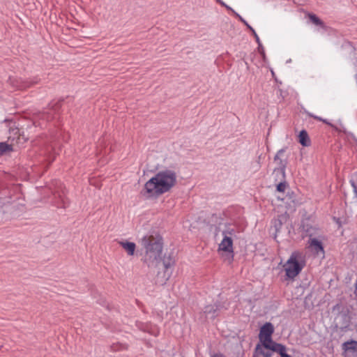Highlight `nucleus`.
Wrapping results in <instances>:
<instances>
[{"mask_svg":"<svg viewBox=\"0 0 357 357\" xmlns=\"http://www.w3.org/2000/svg\"><path fill=\"white\" fill-rule=\"evenodd\" d=\"M176 183V174L172 170L158 172L144 185V190L149 197H158L169 191Z\"/></svg>","mask_w":357,"mask_h":357,"instance_id":"f257e3e1","label":"nucleus"},{"mask_svg":"<svg viewBox=\"0 0 357 357\" xmlns=\"http://www.w3.org/2000/svg\"><path fill=\"white\" fill-rule=\"evenodd\" d=\"M142 261L149 267H156L162 252V236L158 233L146 235L142 238Z\"/></svg>","mask_w":357,"mask_h":357,"instance_id":"f03ea898","label":"nucleus"},{"mask_svg":"<svg viewBox=\"0 0 357 357\" xmlns=\"http://www.w3.org/2000/svg\"><path fill=\"white\" fill-rule=\"evenodd\" d=\"M284 150L280 149L276 153L274 160L279 165V167L275 168L273 174H279L280 176L281 181L277 185V190L280 192H284L287 188V183L284 181L285 178V168L287 164L286 159H282L280 156L284 153Z\"/></svg>","mask_w":357,"mask_h":357,"instance_id":"7ed1b4c3","label":"nucleus"},{"mask_svg":"<svg viewBox=\"0 0 357 357\" xmlns=\"http://www.w3.org/2000/svg\"><path fill=\"white\" fill-rule=\"evenodd\" d=\"M300 253L298 252H294L284 265L286 276L288 278L294 279L302 271L304 264L298 261Z\"/></svg>","mask_w":357,"mask_h":357,"instance_id":"20e7f679","label":"nucleus"},{"mask_svg":"<svg viewBox=\"0 0 357 357\" xmlns=\"http://www.w3.org/2000/svg\"><path fill=\"white\" fill-rule=\"evenodd\" d=\"M219 250L228 252L231 254L229 263L234 259L233 241L231 237L225 236L221 243L219 244Z\"/></svg>","mask_w":357,"mask_h":357,"instance_id":"39448f33","label":"nucleus"},{"mask_svg":"<svg viewBox=\"0 0 357 357\" xmlns=\"http://www.w3.org/2000/svg\"><path fill=\"white\" fill-rule=\"evenodd\" d=\"M274 332V327L273 324L270 322L266 323L260 330V333L259 335V339L262 341L264 337H270L272 336V334Z\"/></svg>","mask_w":357,"mask_h":357,"instance_id":"423d86ee","label":"nucleus"},{"mask_svg":"<svg viewBox=\"0 0 357 357\" xmlns=\"http://www.w3.org/2000/svg\"><path fill=\"white\" fill-rule=\"evenodd\" d=\"M298 142L303 146H310L311 141L305 130H302L298 135Z\"/></svg>","mask_w":357,"mask_h":357,"instance_id":"0eeeda50","label":"nucleus"},{"mask_svg":"<svg viewBox=\"0 0 357 357\" xmlns=\"http://www.w3.org/2000/svg\"><path fill=\"white\" fill-rule=\"evenodd\" d=\"M306 17H308L311 23L316 26H320L322 29H326L324 22L315 14L312 13H306Z\"/></svg>","mask_w":357,"mask_h":357,"instance_id":"6e6552de","label":"nucleus"},{"mask_svg":"<svg viewBox=\"0 0 357 357\" xmlns=\"http://www.w3.org/2000/svg\"><path fill=\"white\" fill-rule=\"evenodd\" d=\"M287 217L285 215H279L273 220V224L275 227V231L278 232L280 230L284 222H286Z\"/></svg>","mask_w":357,"mask_h":357,"instance_id":"1a4fd4ad","label":"nucleus"},{"mask_svg":"<svg viewBox=\"0 0 357 357\" xmlns=\"http://www.w3.org/2000/svg\"><path fill=\"white\" fill-rule=\"evenodd\" d=\"M272 351L280 354V357H291L287 354V348L284 345L278 343L273 346Z\"/></svg>","mask_w":357,"mask_h":357,"instance_id":"9d476101","label":"nucleus"},{"mask_svg":"<svg viewBox=\"0 0 357 357\" xmlns=\"http://www.w3.org/2000/svg\"><path fill=\"white\" fill-rule=\"evenodd\" d=\"M121 247L127 252L128 255H133L136 249V245L132 242H120Z\"/></svg>","mask_w":357,"mask_h":357,"instance_id":"9b49d317","label":"nucleus"},{"mask_svg":"<svg viewBox=\"0 0 357 357\" xmlns=\"http://www.w3.org/2000/svg\"><path fill=\"white\" fill-rule=\"evenodd\" d=\"M310 246L312 247L313 250L319 253V252H324V246L322 245V243L317 240V238H312L310 241Z\"/></svg>","mask_w":357,"mask_h":357,"instance_id":"f8f14e48","label":"nucleus"},{"mask_svg":"<svg viewBox=\"0 0 357 357\" xmlns=\"http://www.w3.org/2000/svg\"><path fill=\"white\" fill-rule=\"evenodd\" d=\"M271 353L266 352L259 344H258L255 349L253 354V357H270Z\"/></svg>","mask_w":357,"mask_h":357,"instance_id":"ddd939ff","label":"nucleus"},{"mask_svg":"<svg viewBox=\"0 0 357 357\" xmlns=\"http://www.w3.org/2000/svg\"><path fill=\"white\" fill-rule=\"evenodd\" d=\"M13 151L12 145L8 144L6 142H0V156Z\"/></svg>","mask_w":357,"mask_h":357,"instance_id":"4468645a","label":"nucleus"},{"mask_svg":"<svg viewBox=\"0 0 357 357\" xmlns=\"http://www.w3.org/2000/svg\"><path fill=\"white\" fill-rule=\"evenodd\" d=\"M262 342H263V346L264 347V348L268 349L271 351H272L273 346H275V344H278L272 340L271 336L269 338L267 337H264L262 340Z\"/></svg>","mask_w":357,"mask_h":357,"instance_id":"2eb2a0df","label":"nucleus"},{"mask_svg":"<svg viewBox=\"0 0 357 357\" xmlns=\"http://www.w3.org/2000/svg\"><path fill=\"white\" fill-rule=\"evenodd\" d=\"M343 346L345 350H351L354 351L357 350V342L355 340L347 342L343 344Z\"/></svg>","mask_w":357,"mask_h":357,"instance_id":"dca6fc26","label":"nucleus"},{"mask_svg":"<svg viewBox=\"0 0 357 357\" xmlns=\"http://www.w3.org/2000/svg\"><path fill=\"white\" fill-rule=\"evenodd\" d=\"M162 264L165 268V270L167 271L168 268H171L174 264V261L169 257L168 259L164 258L162 260Z\"/></svg>","mask_w":357,"mask_h":357,"instance_id":"f3484780","label":"nucleus"},{"mask_svg":"<svg viewBox=\"0 0 357 357\" xmlns=\"http://www.w3.org/2000/svg\"><path fill=\"white\" fill-rule=\"evenodd\" d=\"M219 310V306L217 305H207L205 307V313L206 314H215L216 312Z\"/></svg>","mask_w":357,"mask_h":357,"instance_id":"a211bd4d","label":"nucleus"},{"mask_svg":"<svg viewBox=\"0 0 357 357\" xmlns=\"http://www.w3.org/2000/svg\"><path fill=\"white\" fill-rule=\"evenodd\" d=\"M351 186L354 188V191L357 197V172L354 174V178L351 181Z\"/></svg>","mask_w":357,"mask_h":357,"instance_id":"6ab92c4d","label":"nucleus"},{"mask_svg":"<svg viewBox=\"0 0 357 357\" xmlns=\"http://www.w3.org/2000/svg\"><path fill=\"white\" fill-rule=\"evenodd\" d=\"M245 25H246V26L248 27V30H250L254 36V37L256 39V41L257 43H259V38L257 36V34L256 33L255 31L253 29V28L252 26H250L248 22L244 20V22H242Z\"/></svg>","mask_w":357,"mask_h":357,"instance_id":"aec40b11","label":"nucleus"},{"mask_svg":"<svg viewBox=\"0 0 357 357\" xmlns=\"http://www.w3.org/2000/svg\"><path fill=\"white\" fill-rule=\"evenodd\" d=\"M225 7L227 8V10H230L231 12H232L234 15L236 17H237L241 22H244V19L241 15H239L236 12H235L231 7H229L227 5H225Z\"/></svg>","mask_w":357,"mask_h":357,"instance_id":"412c9836","label":"nucleus"},{"mask_svg":"<svg viewBox=\"0 0 357 357\" xmlns=\"http://www.w3.org/2000/svg\"><path fill=\"white\" fill-rule=\"evenodd\" d=\"M323 123L330 126L331 127H332L333 128H334L335 130H337V126H334L333 124H332L331 123L328 122L326 119H323V121H322Z\"/></svg>","mask_w":357,"mask_h":357,"instance_id":"4be33fe9","label":"nucleus"},{"mask_svg":"<svg viewBox=\"0 0 357 357\" xmlns=\"http://www.w3.org/2000/svg\"><path fill=\"white\" fill-rule=\"evenodd\" d=\"M259 43V52L261 54V55L263 56L264 58H265V52H264V48L262 47H261V44H260V42L258 43Z\"/></svg>","mask_w":357,"mask_h":357,"instance_id":"5701e85b","label":"nucleus"},{"mask_svg":"<svg viewBox=\"0 0 357 357\" xmlns=\"http://www.w3.org/2000/svg\"><path fill=\"white\" fill-rule=\"evenodd\" d=\"M311 116H312L313 119H316V120H317V121H321V122H322V121H323V119H322V118H321V117H319V116H314V115H312Z\"/></svg>","mask_w":357,"mask_h":357,"instance_id":"b1692460","label":"nucleus"},{"mask_svg":"<svg viewBox=\"0 0 357 357\" xmlns=\"http://www.w3.org/2000/svg\"><path fill=\"white\" fill-rule=\"evenodd\" d=\"M217 1L220 4L222 5V6H225L226 4L222 1L221 0H217Z\"/></svg>","mask_w":357,"mask_h":357,"instance_id":"393cba45","label":"nucleus"},{"mask_svg":"<svg viewBox=\"0 0 357 357\" xmlns=\"http://www.w3.org/2000/svg\"><path fill=\"white\" fill-rule=\"evenodd\" d=\"M212 357H225L222 354H215Z\"/></svg>","mask_w":357,"mask_h":357,"instance_id":"a878e982","label":"nucleus"},{"mask_svg":"<svg viewBox=\"0 0 357 357\" xmlns=\"http://www.w3.org/2000/svg\"><path fill=\"white\" fill-rule=\"evenodd\" d=\"M54 160V158L52 159V160L50 162V163H51L52 162H53Z\"/></svg>","mask_w":357,"mask_h":357,"instance_id":"bb28decb","label":"nucleus"},{"mask_svg":"<svg viewBox=\"0 0 357 357\" xmlns=\"http://www.w3.org/2000/svg\"><path fill=\"white\" fill-rule=\"evenodd\" d=\"M142 193H144V195H146L144 190H143V191H142Z\"/></svg>","mask_w":357,"mask_h":357,"instance_id":"cd10ccee","label":"nucleus"}]
</instances>
